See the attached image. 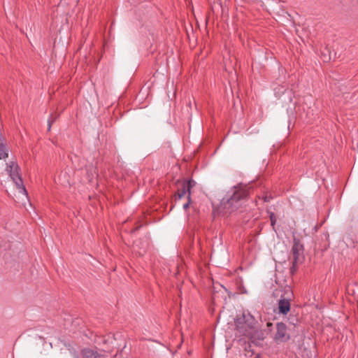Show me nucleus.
Masks as SVG:
<instances>
[{
  "label": "nucleus",
  "instance_id": "nucleus-1",
  "mask_svg": "<svg viewBox=\"0 0 358 358\" xmlns=\"http://www.w3.org/2000/svg\"><path fill=\"white\" fill-rule=\"evenodd\" d=\"M249 190L250 187L246 185H238L229 190L220 203L223 213H231L238 209L247 199Z\"/></svg>",
  "mask_w": 358,
  "mask_h": 358
},
{
  "label": "nucleus",
  "instance_id": "nucleus-2",
  "mask_svg": "<svg viewBox=\"0 0 358 358\" xmlns=\"http://www.w3.org/2000/svg\"><path fill=\"white\" fill-rule=\"evenodd\" d=\"M234 322L236 331L243 336L250 335L258 324L257 320L248 310H243L238 315Z\"/></svg>",
  "mask_w": 358,
  "mask_h": 358
},
{
  "label": "nucleus",
  "instance_id": "nucleus-3",
  "mask_svg": "<svg viewBox=\"0 0 358 358\" xmlns=\"http://www.w3.org/2000/svg\"><path fill=\"white\" fill-rule=\"evenodd\" d=\"M6 171L8 173L13 181L15 182L18 190V194L22 196V200H28L27 189L24 186L22 178L19 174L18 165L11 162L7 164Z\"/></svg>",
  "mask_w": 358,
  "mask_h": 358
},
{
  "label": "nucleus",
  "instance_id": "nucleus-4",
  "mask_svg": "<svg viewBox=\"0 0 358 358\" xmlns=\"http://www.w3.org/2000/svg\"><path fill=\"white\" fill-rule=\"evenodd\" d=\"M292 266L291 267L292 272L296 270L298 264L302 263L303 260V247L299 241L294 239V245L292 249Z\"/></svg>",
  "mask_w": 358,
  "mask_h": 358
},
{
  "label": "nucleus",
  "instance_id": "nucleus-5",
  "mask_svg": "<svg viewBox=\"0 0 358 358\" xmlns=\"http://www.w3.org/2000/svg\"><path fill=\"white\" fill-rule=\"evenodd\" d=\"M285 296H281L280 299L278 301V310L279 313L283 315H286L290 310V301L292 296V292L289 289H287L285 292Z\"/></svg>",
  "mask_w": 358,
  "mask_h": 358
},
{
  "label": "nucleus",
  "instance_id": "nucleus-6",
  "mask_svg": "<svg viewBox=\"0 0 358 358\" xmlns=\"http://www.w3.org/2000/svg\"><path fill=\"white\" fill-rule=\"evenodd\" d=\"M195 184L196 182L192 180L182 182L181 187L178 189V192L176 194V199H180L187 194V199H190L191 189L195 185Z\"/></svg>",
  "mask_w": 358,
  "mask_h": 358
},
{
  "label": "nucleus",
  "instance_id": "nucleus-7",
  "mask_svg": "<svg viewBox=\"0 0 358 358\" xmlns=\"http://www.w3.org/2000/svg\"><path fill=\"white\" fill-rule=\"evenodd\" d=\"M275 340L278 342H285L289 339V335L287 331V327L282 322L277 323Z\"/></svg>",
  "mask_w": 358,
  "mask_h": 358
},
{
  "label": "nucleus",
  "instance_id": "nucleus-8",
  "mask_svg": "<svg viewBox=\"0 0 358 358\" xmlns=\"http://www.w3.org/2000/svg\"><path fill=\"white\" fill-rule=\"evenodd\" d=\"M245 337L250 339L252 342L261 341L264 338V332L263 330L258 328V324L257 327L251 331V334L250 335H247Z\"/></svg>",
  "mask_w": 358,
  "mask_h": 358
},
{
  "label": "nucleus",
  "instance_id": "nucleus-9",
  "mask_svg": "<svg viewBox=\"0 0 358 358\" xmlns=\"http://www.w3.org/2000/svg\"><path fill=\"white\" fill-rule=\"evenodd\" d=\"M83 358H106L105 355L90 349H85L83 350Z\"/></svg>",
  "mask_w": 358,
  "mask_h": 358
},
{
  "label": "nucleus",
  "instance_id": "nucleus-10",
  "mask_svg": "<svg viewBox=\"0 0 358 358\" xmlns=\"http://www.w3.org/2000/svg\"><path fill=\"white\" fill-rule=\"evenodd\" d=\"M8 150L4 145L3 140L0 138V159L8 157Z\"/></svg>",
  "mask_w": 358,
  "mask_h": 358
},
{
  "label": "nucleus",
  "instance_id": "nucleus-11",
  "mask_svg": "<svg viewBox=\"0 0 358 358\" xmlns=\"http://www.w3.org/2000/svg\"><path fill=\"white\" fill-rule=\"evenodd\" d=\"M55 119H56V117H53V115H50V117H49L48 121V131L50 130L51 125L54 122Z\"/></svg>",
  "mask_w": 358,
  "mask_h": 358
},
{
  "label": "nucleus",
  "instance_id": "nucleus-12",
  "mask_svg": "<svg viewBox=\"0 0 358 358\" xmlns=\"http://www.w3.org/2000/svg\"><path fill=\"white\" fill-rule=\"evenodd\" d=\"M270 219H271V224L274 225V224L275 222V219L274 213H271Z\"/></svg>",
  "mask_w": 358,
  "mask_h": 358
},
{
  "label": "nucleus",
  "instance_id": "nucleus-13",
  "mask_svg": "<svg viewBox=\"0 0 358 358\" xmlns=\"http://www.w3.org/2000/svg\"><path fill=\"white\" fill-rule=\"evenodd\" d=\"M189 203H190V199H188V202H187L186 203H185L183 205V208L187 209L189 207Z\"/></svg>",
  "mask_w": 358,
  "mask_h": 358
},
{
  "label": "nucleus",
  "instance_id": "nucleus-14",
  "mask_svg": "<svg viewBox=\"0 0 358 358\" xmlns=\"http://www.w3.org/2000/svg\"><path fill=\"white\" fill-rule=\"evenodd\" d=\"M270 197H268L267 196H265L264 197V200L265 202L269 201Z\"/></svg>",
  "mask_w": 358,
  "mask_h": 358
},
{
  "label": "nucleus",
  "instance_id": "nucleus-15",
  "mask_svg": "<svg viewBox=\"0 0 358 358\" xmlns=\"http://www.w3.org/2000/svg\"><path fill=\"white\" fill-rule=\"evenodd\" d=\"M256 358V357H255Z\"/></svg>",
  "mask_w": 358,
  "mask_h": 358
}]
</instances>
